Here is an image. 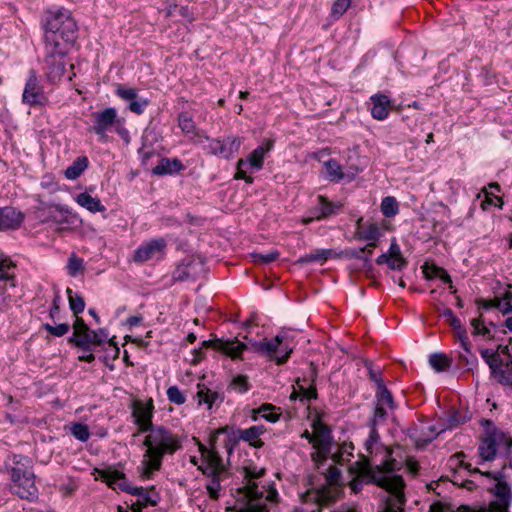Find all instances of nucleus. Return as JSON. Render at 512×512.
Masks as SVG:
<instances>
[{"mask_svg": "<svg viewBox=\"0 0 512 512\" xmlns=\"http://www.w3.org/2000/svg\"><path fill=\"white\" fill-rule=\"evenodd\" d=\"M97 478L105 482L110 488L119 489L123 492L137 496L139 502L144 506H156L160 501L159 493L155 490L154 486L150 488H143L131 485L125 474L112 467L104 469H96Z\"/></svg>", "mask_w": 512, "mask_h": 512, "instance_id": "obj_5", "label": "nucleus"}, {"mask_svg": "<svg viewBox=\"0 0 512 512\" xmlns=\"http://www.w3.org/2000/svg\"><path fill=\"white\" fill-rule=\"evenodd\" d=\"M79 335V339L82 341H85L86 344L84 346H81V349L83 351H91V345H102L104 343V339L98 336V332L94 330H87L84 331Z\"/></svg>", "mask_w": 512, "mask_h": 512, "instance_id": "obj_38", "label": "nucleus"}, {"mask_svg": "<svg viewBox=\"0 0 512 512\" xmlns=\"http://www.w3.org/2000/svg\"><path fill=\"white\" fill-rule=\"evenodd\" d=\"M205 139L208 142L204 146L205 152L209 155L222 157L226 160L233 158L234 155L238 153L242 144L241 138L233 136H228L223 140L205 136Z\"/></svg>", "mask_w": 512, "mask_h": 512, "instance_id": "obj_11", "label": "nucleus"}, {"mask_svg": "<svg viewBox=\"0 0 512 512\" xmlns=\"http://www.w3.org/2000/svg\"><path fill=\"white\" fill-rule=\"evenodd\" d=\"M5 471L10 474V491L22 500L35 502L39 497L36 486L33 461L22 454H9L4 462Z\"/></svg>", "mask_w": 512, "mask_h": 512, "instance_id": "obj_3", "label": "nucleus"}, {"mask_svg": "<svg viewBox=\"0 0 512 512\" xmlns=\"http://www.w3.org/2000/svg\"><path fill=\"white\" fill-rule=\"evenodd\" d=\"M217 431L218 433L231 431L224 442V448L229 455L232 454L234 446L241 440L250 443L256 448H260L264 444L261 440H257L265 432L263 425H254L247 429H230L225 427Z\"/></svg>", "mask_w": 512, "mask_h": 512, "instance_id": "obj_10", "label": "nucleus"}, {"mask_svg": "<svg viewBox=\"0 0 512 512\" xmlns=\"http://www.w3.org/2000/svg\"><path fill=\"white\" fill-rule=\"evenodd\" d=\"M185 169L178 158H162L158 165L152 169V174L157 176L174 175Z\"/></svg>", "mask_w": 512, "mask_h": 512, "instance_id": "obj_24", "label": "nucleus"}, {"mask_svg": "<svg viewBox=\"0 0 512 512\" xmlns=\"http://www.w3.org/2000/svg\"><path fill=\"white\" fill-rule=\"evenodd\" d=\"M422 272L428 281L439 283L431 289V299L439 315L448 320V307L446 305L448 294L445 288L448 283V272L434 262L428 261L423 264Z\"/></svg>", "mask_w": 512, "mask_h": 512, "instance_id": "obj_7", "label": "nucleus"}, {"mask_svg": "<svg viewBox=\"0 0 512 512\" xmlns=\"http://www.w3.org/2000/svg\"><path fill=\"white\" fill-rule=\"evenodd\" d=\"M197 388L196 398L199 405L205 404L211 409L213 405H220L224 401L223 394L209 389L204 384H198Z\"/></svg>", "mask_w": 512, "mask_h": 512, "instance_id": "obj_25", "label": "nucleus"}, {"mask_svg": "<svg viewBox=\"0 0 512 512\" xmlns=\"http://www.w3.org/2000/svg\"><path fill=\"white\" fill-rule=\"evenodd\" d=\"M407 265L402 255H390L388 267L392 270H402Z\"/></svg>", "mask_w": 512, "mask_h": 512, "instance_id": "obj_59", "label": "nucleus"}, {"mask_svg": "<svg viewBox=\"0 0 512 512\" xmlns=\"http://www.w3.org/2000/svg\"><path fill=\"white\" fill-rule=\"evenodd\" d=\"M68 299H69V307L74 315H78L82 313L85 309V301L83 297L79 294H73L72 289L67 288L66 290Z\"/></svg>", "mask_w": 512, "mask_h": 512, "instance_id": "obj_42", "label": "nucleus"}, {"mask_svg": "<svg viewBox=\"0 0 512 512\" xmlns=\"http://www.w3.org/2000/svg\"><path fill=\"white\" fill-rule=\"evenodd\" d=\"M473 328V335L482 337L484 340H492L499 337V326L494 322H486L482 318H475L471 320Z\"/></svg>", "mask_w": 512, "mask_h": 512, "instance_id": "obj_22", "label": "nucleus"}, {"mask_svg": "<svg viewBox=\"0 0 512 512\" xmlns=\"http://www.w3.org/2000/svg\"><path fill=\"white\" fill-rule=\"evenodd\" d=\"M375 397H376V400H377V404L376 405H379V406H382V407L387 406L391 410L396 409V405L394 403L393 395L387 389V387L385 385H381V387L377 388Z\"/></svg>", "mask_w": 512, "mask_h": 512, "instance_id": "obj_35", "label": "nucleus"}, {"mask_svg": "<svg viewBox=\"0 0 512 512\" xmlns=\"http://www.w3.org/2000/svg\"><path fill=\"white\" fill-rule=\"evenodd\" d=\"M380 209L386 218H392L398 214L399 204L395 197L387 196L382 199Z\"/></svg>", "mask_w": 512, "mask_h": 512, "instance_id": "obj_39", "label": "nucleus"}, {"mask_svg": "<svg viewBox=\"0 0 512 512\" xmlns=\"http://www.w3.org/2000/svg\"><path fill=\"white\" fill-rule=\"evenodd\" d=\"M201 453L202 464L199 466V469L208 478L206 489L210 498L216 500L220 496L221 483L229 477V471L224 465L223 459L215 445H212L210 449L201 448Z\"/></svg>", "mask_w": 512, "mask_h": 512, "instance_id": "obj_6", "label": "nucleus"}, {"mask_svg": "<svg viewBox=\"0 0 512 512\" xmlns=\"http://www.w3.org/2000/svg\"><path fill=\"white\" fill-rule=\"evenodd\" d=\"M167 397L171 403L182 405L186 401V396L177 386H170L167 389Z\"/></svg>", "mask_w": 512, "mask_h": 512, "instance_id": "obj_52", "label": "nucleus"}, {"mask_svg": "<svg viewBox=\"0 0 512 512\" xmlns=\"http://www.w3.org/2000/svg\"><path fill=\"white\" fill-rule=\"evenodd\" d=\"M252 346L258 354L271 361H275L278 365L286 363L293 352V346L288 340V334L284 331L269 340L254 341Z\"/></svg>", "mask_w": 512, "mask_h": 512, "instance_id": "obj_8", "label": "nucleus"}, {"mask_svg": "<svg viewBox=\"0 0 512 512\" xmlns=\"http://www.w3.org/2000/svg\"><path fill=\"white\" fill-rule=\"evenodd\" d=\"M314 448L316 451L311 453V459L317 465V467L320 468V466L324 464V462H326L331 455V449L328 448V451L326 452L323 451L321 447Z\"/></svg>", "mask_w": 512, "mask_h": 512, "instance_id": "obj_55", "label": "nucleus"}, {"mask_svg": "<svg viewBox=\"0 0 512 512\" xmlns=\"http://www.w3.org/2000/svg\"><path fill=\"white\" fill-rule=\"evenodd\" d=\"M496 500L510 502L512 501V492L509 484L505 481H498L494 489Z\"/></svg>", "mask_w": 512, "mask_h": 512, "instance_id": "obj_45", "label": "nucleus"}, {"mask_svg": "<svg viewBox=\"0 0 512 512\" xmlns=\"http://www.w3.org/2000/svg\"><path fill=\"white\" fill-rule=\"evenodd\" d=\"M13 268L12 262L4 255H0V282L4 281L11 287L15 286Z\"/></svg>", "mask_w": 512, "mask_h": 512, "instance_id": "obj_31", "label": "nucleus"}, {"mask_svg": "<svg viewBox=\"0 0 512 512\" xmlns=\"http://www.w3.org/2000/svg\"><path fill=\"white\" fill-rule=\"evenodd\" d=\"M370 427V433L365 441L366 449L371 452L372 447L379 441V433L377 431L376 426H369Z\"/></svg>", "mask_w": 512, "mask_h": 512, "instance_id": "obj_61", "label": "nucleus"}, {"mask_svg": "<svg viewBox=\"0 0 512 512\" xmlns=\"http://www.w3.org/2000/svg\"><path fill=\"white\" fill-rule=\"evenodd\" d=\"M248 161H244V159H239L237 162L235 179H242L248 184H252L254 178L252 176L247 175Z\"/></svg>", "mask_w": 512, "mask_h": 512, "instance_id": "obj_50", "label": "nucleus"}, {"mask_svg": "<svg viewBox=\"0 0 512 512\" xmlns=\"http://www.w3.org/2000/svg\"><path fill=\"white\" fill-rule=\"evenodd\" d=\"M116 95L125 101H129V103L138 97L136 89L126 88L121 85L117 87Z\"/></svg>", "mask_w": 512, "mask_h": 512, "instance_id": "obj_57", "label": "nucleus"}, {"mask_svg": "<svg viewBox=\"0 0 512 512\" xmlns=\"http://www.w3.org/2000/svg\"><path fill=\"white\" fill-rule=\"evenodd\" d=\"M343 204L341 202H331L327 197L319 195L317 203L309 210V217L303 222L309 224L314 220L321 221L337 215Z\"/></svg>", "mask_w": 512, "mask_h": 512, "instance_id": "obj_15", "label": "nucleus"}, {"mask_svg": "<svg viewBox=\"0 0 512 512\" xmlns=\"http://www.w3.org/2000/svg\"><path fill=\"white\" fill-rule=\"evenodd\" d=\"M351 0H335L332 9L331 15L334 19H339L350 7Z\"/></svg>", "mask_w": 512, "mask_h": 512, "instance_id": "obj_53", "label": "nucleus"}, {"mask_svg": "<svg viewBox=\"0 0 512 512\" xmlns=\"http://www.w3.org/2000/svg\"><path fill=\"white\" fill-rule=\"evenodd\" d=\"M62 42H45L44 69L50 81L60 80L65 73L66 46Z\"/></svg>", "mask_w": 512, "mask_h": 512, "instance_id": "obj_9", "label": "nucleus"}, {"mask_svg": "<svg viewBox=\"0 0 512 512\" xmlns=\"http://www.w3.org/2000/svg\"><path fill=\"white\" fill-rule=\"evenodd\" d=\"M497 452L496 441L493 437L489 436L482 440L479 446V454L485 461L494 459Z\"/></svg>", "mask_w": 512, "mask_h": 512, "instance_id": "obj_33", "label": "nucleus"}, {"mask_svg": "<svg viewBox=\"0 0 512 512\" xmlns=\"http://www.w3.org/2000/svg\"><path fill=\"white\" fill-rule=\"evenodd\" d=\"M67 268L69 275L75 277L79 272L84 270L83 259L74 253L68 259Z\"/></svg>", "mask_w": 512, "mask_h": 512, "instance_id": "obj_48", "label": "nucleus"}, {"mask_svg": "<svg viewBox=\"0 0 512 512\" xmlns=\"http://www.w3.org/2000/svg\"><path fill=\"white\" fill-rule=\"evenodd\" d=\"M365 367L367 368L369 378L371 381L375 382L377 388L381 387V385H385L381 377L380 368H375L371 362H366Z\"/></svg>", "mask_w": 512, "mask_h": 512, "instance_id": "obj_56", "label": "nucleus"}, {"mask_svg": "<svg viewBox=\"0 0 512 512\" xmlns=\"http://www.w3.org/2000/svg\"><path fill=\"white\" fill-rule=\"evenodd\" d=\"M178 126L185 134L194 133L196 130L193 117L186 111H183L178 115Z\"/></svg>", "mask_w": 512, "mask_h": 512, "instance_id": "obj_44", "label": "nucleus"}, {"mask_svg": "<svg viewBox=\"0 0 512 512\" xmlns=\"http://www.w3.org/2000/svg\"><path fill=\"white\" fill-rule=\"evenodd\" d=\"M273 142L268 140L266 146L260 145L255 148L244 161H248V167L252 170H260L263 167L264 156L272 148Z\"/></svg>", "mask_w": 512, "mask_h": 512, "instance_id": "obj_26", "label": "nucleus"}, {"mask_svg": "<svg viewBox=\"0 0 512 512\" xmlns=\"http://www.w3.org/2000/svg\"><path fill=\"white\" fill-rule=\"evenodd\" d=\"M468 419V416L465 414V415H461L459 414L458 412L457 413H452V411L450 410V419H449V422H450V429L454 426H457L459 424H462L464 422H466Z\"/></svg>", "mask_w": 512, "mask_h": 512, "instance_id": "obj_64", "label": "nucleus"}, {"mask_svg": "<svg viewBox=\"0 0 512 512\" xmlns=\"http://www.w3.org/2000/svg\"><path fill=\"white\" fill-rule=\"evenodd\" d=\"M276 407L272 404H262L259 408L252 410V419L257 420L258 416L269 422L275 423L279 420V414L275 412Z\"/></svg>", "mask_w": 512, "mask_h": 512, "instance_id": "obj_30", "label": "nucleus"}, {"mask_svg": "<svg viewBox=\"0 0 512 512\" xmlns=\"http://www.w3.org/2000/svg\"><path fill=\"white\" fill-rule=\"evenodd\" d=\"M510 504V502L495 500L490 503L489 510L491 512H509Z\"/></svg>", "mask_w": 512, "mask_h": 512, "instance_id": "obj_63", "label": "nucleus"}, {"mask_svg": "<svg viewBox=\"0 0 512 512\" xmlns=\"http://www.w3.org/2000/svg\"><path fill=\"white\" fill-rule=\"evenodd\" d=\"M24 221V214L12 207H0V231L16 230Z\"/></svg>", "mask_w": 512, "mask_h": 512, "instance_id": "obj_20", "label": "nucleus"}, {"mask_svg": "<svg viewBox=\"0 0 512 512\" xmlns=\"http://www.w3.org/2000/svg\"><path fill=\"white\" fill-rule=\"evenodd\" d=\"M202 346L205 348H213L214 350L229 356L232 360L242 359V353L248 349V346L237 338H216L212 340H205L202 342Z\"/></svg>", "mask_w": 512, "mask_h": 512, "instance_id": "obj_14", "label": "nucleus"}, {"mask_svg": "<svg viewBox=\"0 0 512 512\" xmlns=\"http://www.w3.org/2000/svg\"><path fill=\"white\" fill-rule=\"evenodd\" d=\"M428 363L435 372H444L448 369V356L441 352L432 353L429 355Z\"/></svg>", "mask_w": 512, "mask_h": 512, "instance_id": "obj_34", "label": "nucleus"}, {"mask_svg": "<svg viewBox=\"0 0 512 512\" xmlns=\"http://www.w3.org/2000/svg\"><path fill=\"white\" fill-rule=\"evenodd\" d=\"M312 428L315 432V443L313 447H321L323 451H328L332 448L333 436L331 429L328 425L324 424L320 419L312 422Z\"/></svg>", "mask_w": 512, "mask_h": 512, "instance_id": "obj_21", "label": "nucleus"}, {"mask_svg": "<svg viewBox=\"0 0 512 512\" xmlns=\"http://www.w3.org/2000/svg\"><path fill=\"white\" fill-rule=\"evenodd\" d=\"M201 267V263L197 262L193 259H184L181 263L177 265L175 270L172 273V281L175 282H185V281H195L198 274V268Z\"/></svg>", "mask_w": 512, "mask_h": 512, "instance_id": "obj_19", "label": "nucleus"}, {"mask_svg": "<svg viewBox=\"0 0 512 512\" xmlns=\"http://www.w3.org/2000/svg\"><path fill=\"white\" fill-rule=\"evenodd\" d=\"M166 248V241L163 238L151 239L140 245L134 252V260L136 262H145L157 254L163 253Z\"/></svg>", "mask_w": 512, "mask_h": 512, "instance_id": "obj_18", "label": "nucleus"}, {"mask_svg": "<svg viewBox=\"0 0 512 512\" xmlns=\"http://www.w3.org/2000/svg\"><path fill=\"white\" fill-rule=\"evenodd\" d=\"M447 429L448 425L445 422L437 424L421 423L410 428L408 435L416 448L420 449L430 443L436 436L444 433Z\"/></svg>", "mask_w": 512, "mask_h": 512, "instance_id": "obj_12", "label": "nucleus"}, {"mask_svg": "<svg viewBox=\"0 0 512 512\" xmlns=\"http://www.w3.org/2000/svg\"><path fill=\"white\" fill-rule=\"evenodd\" d=\"M149 105V100L138 96L132 102L129 103V110L137 115H141L146 107Z\"/></svg>", "mask_w": 512, "mask_h": 512, "instance_id": "obj_54", "label": "nucleus"}, {"mask_svg": "<svg viewBox=\"0 0 512 512\" xmlns=\"http://www.w3.org/2000/svg\"><path fill=\"white\" fill-rule=\"evenodd\" d=\"M92 117L93 126L91 130L104 142L107 141V133L112 131L114 126L120 122L117 109L114 107L94 112Z\"/></svg>", "mask_w": 512, "mask_h": 512, "instance_id": "obj_13", "label": "nucleus"}, {"mask_svg": "<svg viewBox=\"0 0 512 512\" xmlns=\"http://www.w3.org/2000/svg\"><path fill=\"white\" fill-rule=\"evenodd\" d=\"M450 326H453V328L456 331V336L461 344V346L464 348L465 352L469 353V342H468V336L465 330H461L460 320L456 318L452 312L450 311V320H449Z\"/></svg>", "mask_w": 512, "mask_h": 512, "instance_id": "obj_40", "label": "nucleus"}, {"mask_svg": "<svg viewBox=\"0 0 512 512\" xmlns=\"http://www.w3.org/2000/svg\"><path fill=\"white\" fill-rule=\"evenodd\" d=\"M45 101L43 87L40 85L37 73L35 70H30L28 79L26 81L22 102L29 106L42 105Z\"/></svg>", "mask_w": 512, "mask_h": 512, "instance_id": "obj_16", "label": "nucleus"}, {"mask_svg": "<svg viewBox=\"0 0 512 512\" xmlns=\"http://www.w3.org/2000/svg\"><path fill=\"white\" fill-rule=\"evenodd\" d=\"M333 250L331 249H321L317 250L315 253H310L303 255L299 258L298 263L300 264H307L311 262H324L328 258L332 257Z\"/></svg>", "mask_w": 512, "mask_h": 512, "instance_id": "obj_36", "label": "nucleus"}, {"mask_svg": "<svg viewBox=\"0 0 512 512\" xmlns=\"http://www.w3.org/2000/svg\"><path fill=\"white\" fill-rule=\"evenodd\" d=\"M388 418L385 407L376 405L372 418L369 420V426H378L384 424Z\"/></svg>", "mask_w": 512, "mask_h": 512, "instance_id": "obj_51", "label": "nucleus"}, {"mask_svg": "<svg viewBox=\"0 0 512 512\" xmlns=\"http://www.w3.org/2000/svg\"><path fill=\"white\" fill-rule=\"evenodd\" d=\"M146 433L145 451L138 470L142 479L149 480L161 470L166 455H173L182 448V438L162 425H156Z\"/></svg>", "mask_w": 512, "mask_h": 512, "instance_id": "obj_1", "label": "nucleus"}, {"mask_svg": "<svg viewBox=\"0 0 512 512\" xmlns=\"http://www.w3.org/2000/svg\"><path fill=\"white\" fill-rule=\"evenodd\" d=\"M153 403L150 400L147 404L136 401L132 405V416L135 419V424L139 427V431L146 433L151 428L156 427L152 423L153 417Z\"/></svg>", "mask_w": 512, "mask_h": 512, "instance_id": "obj_17", "label": "nucleus"}, {"mask_svg": "<svg viewBox=\"0 0 512 512\" xmlns=\"http://www.w3.org/2000/svg\"><path fill=\"white\" fill-rule=\"evenodd\" d=\"M43 329L47 331L49 334L55 337H61L68 333L70 329V325L67 323H61L58 325H51L49 323H44L42 325Z\"/></svg>", "mask_w": 512, "mask_h": 512, "instance_id": "obj_49", "label": "nucleus"}, {"mask_svg": "<svg viewBox=\"0 0 512 512\" xmlns=\"http://www.w3.org/2000/svg\"><path fill=\"white\" fill-rule=\"evenodd\" d=\"M299 389L301 391V400L306 399L310 401L317 399L318 394L314 383H312L308 388L299 385Z\"/></svg>", "mask_w": 512, "mask_h": 512, "instance_id": "obj_60", "label": "nucleus"}, {"mask_svg": "<svg viewBox=\"0 0 512 512\" xmlns=\"http://www.w3.org/2000/svg\"><path fill=\"white\" fill-rule=\"evenodd\" d=\"M367 247L362 248H350L344 250L341 254L344 255L347 258L350 259H358L363 261V267L370 268L371 267V260H369L368 255H364L366 252Z\"/></svg>", "mask_w": 512, "mask_h": 512, "instance_id": "obj_43", "label": "nucleus"}, {"mask_svg": "<svg viewBox=\"0 0 512 512\" xmlns=\"http://www.w3.org/2000/svg\"><path fill=\"white\" fill-rule=\"evenodd\" d=\"M250 388L248 376L242 374L234 376L227 387L228 390H233L240 394L246 393Z\"/></svg>", "mask_w": 512, "mask_h": 512, "instance_id": "obj_37", "label": "nucleus"}, {"mask_svg": "<svg viewBox=\"0 0 512 512\" xmlns=\"http://www.w3.org/2000/svg\"><path fill=\"white\" fill-rule=\"evenodd\" d=\"M45 42L72 44L76 39L77 25L69 10L61 8L48 11L44 19Z\"/></svg>", "mask_w": 512, "mask_h": 512, "instance_id": "obj_4", "label": "nucleus"}, {"mask_svg": "<svg viewBox=\"0 0 512 512\" xmlns=\"http://www.w3.org/2000/svg\"><path fill=\"white\" fill-rule=\"evenodd\" d=\"M70 432L81 442H86L90 437L88 426L82 423H73L70 427Z\"/></svg>", "mask_w": 512, "mask_h": 512, "instance_id": "obj_46", "label": "nucleus"}, {"mask_svg": "<svg viewBox=\"0 0 512 512\" xmlns=\"http://www.w3.org/2000/svg\"><path fill=\"white\" fill-rule=\"evenodd\" d=\"M75 201L78 205L87 209L91 213L104 212L106 210L99 198L92 197V195L86 191L78 194Z\"/></svg>", "mask_w": 512, "mask_h": 512, "instance_id": "obj_27", "label": "nucleus"}, {"mask_svg": "<svg viewBox=\"0 0 512 512\" xmlns=\"http://www.w3.org/2000/svg\"><path fill=\"white\" fill-rule=\"evenodd\" d=\"M264 474V468L250 466L244 469L243 486L237 490L238 512H269L277 503V490L270 484L259 486L257 482Z\"/></svg>", "mask_w": 512, "mask_h": 512, "instance_id": "obj_2", "label": "nucleus"}, {"mask_svg": "<svg viewBox=\"0 0 512 512\" xmlns=\"http://www.w3.org/2000/svg\"><path fill=\"white\" fill-rule=\"evenodd\" d=\"M371 115L376 120H384L390 113L391 101L387 95L377 93L370 97Z\"/></svg>", "mask_w": 512, "mask_h": 512, "instance_id": "obj_23", "label": "nucleus"}, {"mask_svg": "<svg viewBox=\"0 0 512 512\" xmlns=\"http://www.w3.org/2000/svg\"><path fill=\"white\" fill-rule=\"evenodd\" d=\"M325 168L327 173V178L330 181H340L344 178V173L342 172V168L340 164L335 159H329L325 162Z\"/></svg>", "mask_w": 512, "mask_h": 512, "instance_id": "obj_41", "label": "nucleus"}, {"mask_svg": "<svg viewBox=\"0 0 512 512\" xmlns=\"http://www.w3.org/2000/svg\"><path fill=\"white\" fill-rule=\"evenodd\" d=\"M55 208L61 213V215H50L48 221H52L53 223L58 225L60 230L65 229L64 225L69 226L74 224L76 220L75 215L68 216L63 214L69 213V209L67 207L58 204L55 206Z\"/></svg>", "mask_w": 512, "mask_h": 512, "instance_id": "obj_32", "label": "nucleus"}, {"mask_svg": "<svg viewBox=\"0 0 512 512\" xmlns=\"http://www.w3.org/2000/svg\"><path fill=\"white\" fill-rule=\"evenodd\" d=\"M279 252L274 250L268 253H252L251 257L254 263L257 264H269L279 258Z\"/></svg>", "mask_w": 512, "mask_h": 512, "instance_id": "obj_47", "label": "nucleus"}, {"mask_svg": "<svg viewBox=\"0 0 512 512\" xmlns=\"http://www.w3.org/2000/svg\"><path fill=\"white\" fill-rule=\"evenodd\" d=\"M89 160L86 156L77 157L65 170V177L69 180H76L88 168Z\"/></svg>", "mask_w": 512, "mask_h": 512, "instance_id": "obj_29", "label": "nucleus"}, {"mask_svg": "<svg viewBox=\"0 0 512 512\" xmlns=\"http://www.w3.org/2000/svg\"><path fill=\"white\" fill-rule=\"evenodd\" d=\"M501 382L512 386V358L506 363L505 370L501 373Z\"/></svg>", "mask_w": 512, "mask_h": 512, "instance_id": "obj_62", "label": "nucleus"}, {"mask_svg": "<svg viewBox=\"0 0 512 512\" xmlns=\"http://www.w3.org/2000/svg\"><path fill=\"white\" fill-rule=\"evenodd\" d=\"M361 219L358 221L360 223ZM356 235L359 239L369 241L368 246L376 248L377 241L381 236V232L377 224L372 223L367 228L363 229L358 225Z\"/></svg>", "mask_w": 512, "mask_h": 512, "instance_id": "obj_28", "label": "nucleus"}, {"mask_svg": "<svg viewBox=\"0 0 512 512\" xmlns=\"http://www.w3.org/2000/svg\"><path fill=\"white\" fill-rule=\"evenodd\" d=\"M342 473L341 470L336 466H330L325 473V478L328 484L335 485L338 484L341 479Z\"/></svg>", "mask_w": 512, "mask_h": 512, "instance_id": "obj_58", "label": "nucleus"}]
</instances>
